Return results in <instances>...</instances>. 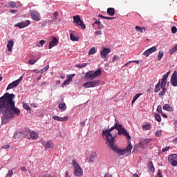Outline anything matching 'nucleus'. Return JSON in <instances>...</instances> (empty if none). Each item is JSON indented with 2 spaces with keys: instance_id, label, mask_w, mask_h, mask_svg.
<instances>
[{
  "instance_id": "f257e3e1",
  "label": "nucleus",
  "mask_w": 177,
  "mask_h": 177,
  "mask_svg": "<svg viewBox=\"0 0 177 177\" xmlns=\"http://www.w3.org/2000/svg\"><path fill=\"white\" fill-rule=\"evenodd\" d=\"M15 94L6 93L3 96L0 97V114L2 113L1 118L3 124H8L10 120L15 118V115H20V109L16 107L15 104Z\"/></svg>"
},
{
  "instance_id": "f03ea898",
  "label": "nucleus",
  "mask_w": 177,
  "mask_h": 177,
  "mask_svg": "<svg viewBox=\"0 0 177 177\" xmlns=\"http://www.w3.org/2000/svg\"><path fill=\"white\" fill-rule=\"evenodd\" d=\"M118 130L111 127L107 130L102 131V137L106 138V144L109 146V149L113 150L114 153L118 154V156H129L131 154V151L133 147L131 144V141H127V148L124 149H121L117 147V145H114L115 142V138L118 136Z\"/></svg>"
},
{
  "instance_id": "7ed1b4c3",
  "label": "nucleus",
  "mask_w": 177,
  "mask_h": 177,
  "mask_svg": "<svg viewBox=\"0 0 177 177\" xmlns=\"http://www.w3.org/2000/svg\"><path fill=\"white\" fill-rule=\"evenodd\" d=\"M72 167L74 171V176L80 177L84 176V170L81 168V166H80V164H78V162H77L75 159L72 160Z\"/></svg>"
},
{
  "instance_id": "20e7f679",
  "label": "nucleus",
  "mask_w": 177,
  "mask_h": 177,
  "mask_svg": "<svg viewBox=\"0 0 177 177\" xmlns=\"http://www.w3.org/2000/svg\"><path fill=\"white\" fill-rule=\"evenodd\" d=\"M169 74H171V71L167 72L162 76L160 84L162 91L159 93L160 97H162V96H164V95H165V93L167 92L165 86H167V80H168V75H169Z\"/></svg>"
},
{
  "instance_id": "39448f33",
  "label": "nucleus",
  "mask_w": 177,
  "mask_h": 177,
  "mask_svg": "<svg viewBox=\"0 0 177 177\" xmlns=\"http://www.w3.org/2000/svg\"><path fill=\"white\" fill-rule=\"evenodd\" d=\"M100 75H102V69L98 68L95 71H88L85 75V78L86 80H91V81H93L95 78H97V77H100Z\"/></svg>"
},
{
  "instance_id": "423d86ee",
  "label": "nucleus",
  "mask_w": 177,
  "mask_h": 177,
  "mask_svg": "<svg viewBox=\"0 0 177 177\" xmlns=\"http://www.w3.org/2000/svg\"><path fill=\"white\" fill-rule=\"evenodd\" d=\"M73 23H75L77 27H81L82 30L86 28V26H85V24L81 20V17H80L79 15L73 16Z\"/></svg>"
},
{
  "instance_id": "0eeeda50",
  "label": "nucleus",
  "mask_w": 177,
  "mask_h": 177,
  "mask_svg": "<svg viewBox=\"0 0 177 177\" xmlns=\"http://www.w3.org/2000/svg\"><path fill=\"white\" fill-rule=\"evenodd\" d=\"M99 85H100V80H93L83 84L84 88H95V86H99Z\"/></svg>"
},
{
  "instance_id": "6e6552de",
  "label": "nucleus",
  "mask_w": 177,
  "mask_h": 177,
  "mask_svg": "<svg viewBox=\"0 0 177 177\" xmlns=\"http://www.w3.org/2000/svg\"><path fill=\"white\" fill-rule=\"evenodd\" d=\"M23 80V76H21L18 80L12 82L10 83L6 88V91H9V89H13V88H16L17 86H19L20 83L21 82V80Z\"/></svg>"
},
{
  "instance_id": "1a4fd4ad",
  "label": "nucleus",
  "mask_w": 177,
  "mask_h": 177,
  "mask_svg": "<svg viewBox=\"0 0 177 177\" xmlns=\"http://www.w3.org/2000/svg\"><path fill=\"white\" fill-rule=\"evenodd\" d=\"M177 153H174L168 156V161L172 167H176L177 165Z\"/></svg>"
},
{
  "instance_id": "9d476101",
  "label": "nucleus",
  "mask_w": 177,
  "mask_h": 177,
  "mask_svg": "<svg viewBox=\"0 0 177 177\" xmlns=\"http://www.w3.org/2000/svg\"><path fill=\"white\" fill-rule=\"evenodd\" d=\"M30 16L32 20L35 21H41V15L37 10H31L30 11Z\"/></svg>"
},
{
  "instance_id": "9b49d317",
  "label": "nucleus",
  "mask_w": 177,
  "mask_h": 177,
  "mask_svg": "<svg viewBox=\"0 0 177 177\" xmlns=\"http://www.w3.org/2000/svg\"><path fill=\"white\" fill-rule=\"evenodd\" d=\"M111 52L110 48H103L102 50L100 51V56L102 59H104L105 62H107V55Z\"/></svg>"
},
{
  "instance_id": "f8f14e48",
  "label": "nucleus",
  "mask_w": 177,
  "mask_h": 177,
  "mask_svg": "<svg viewBox=\"0 0 177 177\" xmlns=\"http://www.w3.org/2000/svg\"><path fill=\"white\" fill-rule=\"evenodd\" d=\"M154 52H157V47L156 46L147 49L143 53V55L146 56V57H149L151 53H154Z\"/></svg>"
},
{
  "instance_id": "ddd939ff",
  "label": "nucleus",
  "mask_w": 177,
  "mask_h": 177,
  "mask_svg": "<svg viewBox=\"0 0 177 177\" xmlns=\"http://www.w3.org/2000/svg\"><path fill=\"white\" fill-rule=\"evenodd\" d=\"M118 131V135H124V136H126L128 139V142H131V136H129V133L123 127H122Z\"/></svg>"
},
{
  "instance_id": "4468645a",
  "label": "nucleus",
  "mask_w": 177,
  "mask_h": 177,
  "mask_svg": "<svg viewBox=\"0 0 177 177\" xmlns=\"http://www.w3.org/2000/svg\"><path fill=\"white\" fill-rule=\"evenodd\" d=\"M30 26V21L27 20L24 22L21 21L15 25V27H18L19 28H24L25 27H28Z\"/></svg>"
},
{
  "instance_id": "2eb2a0df",
  "label": "nucleus",
  "mask_w": 177,
  "mask_h": 177,
  "mask_svg": "<svg viewBox=\"0 0 177 177\" xmlns=\"http://www.w3.org/2000/svg\"><path fill=\"white\" fill-rule=\"evenodd\" d=\"M171 84L173 86H177V72L175 71L171 77Z\"/></svg>"
},
{
  "instance_id": "dca6fc26",
  "label": "nucleus",
  "mask_w": 177,
  "mask_h": 177,
  "mask_svg": "<svg viewBox=\"0 0 177 177\" xmlns=\"http://www.w3.org/2000/svg\"><path fill=\"white\" fill-rule=\"evenodd\" d=\"M151 140H153L150 138H143L140 140V149H145V145H149V143H150Z\"/></svg>"
},
{
  "instance_id": "f3484780",
  "label": "nucleus",
  "mask_w": 177,
  "mask_h": 177,
  "mask_svg": "<svg viewBox=\"0 0 177 177\" xmlns=\"http://www.w3.org/2000/svg\"><path fill=\"white\" fill-rule=\"evenodd\" d=\"M57 45H59V40L57 39V38L53 37L52 41L49 43V49H52L53 46H57Z\"/></svg>"
},
{
  "instance_id": "a211bd4d",
  "label": "nucleus",
  "mask_w": 177,
  "mask_h": 177,
  "mask_svg": "<svg viewBox=\"0 0 177 177\" xmlns=\"http://www.w3.org/2000/svg\"><path fill=\"white\" fill-rule=\"evenodd\" d=\"M53 119L55 120V121H60L61 122H63L64 121H68V116H65L64 118H60L59 116L55 115V116H53Z\"/></svg>"
},
{
  "instance_id": "6ab92c4d",
  "label": "nucleus",
  "mask_w": 177,
  "mask_h": 177,
  "mask_svg": "<svg viewBox=\"0 0 177 177\" xmlns=\"http://www.w3.org/2000/svg\"><path fill=\"white\" fill-rule=\"evenodd\" d=\"M30 139H32V140H37V139L39 138V134L36 131H30Z\"/></svg>"
},
{
  "instance_id": "aec40b11",
  "label": "nucleus",
  "mask_w": 177,
  "mask_h": 177,
  "mask_svg": "<svg viewBox=\"0 0 177 177\" xmlns=\"http://www.w3.org/2000/svg\"><path fill=\"white\" fill-rule=\"evenodd\" d=\"M43 146H44V147L46 149H52L53 148V143H52L51 141H44L42 142Z\"/></svg>"
},
{
  "instance_id": "412c9836",
  "label": "nucleus",
  "mask_w": 177,
  "mask_h": 177,
  "mask_svg": "<svg viewBox=\"0 0 177 177\" xmlns=\"http://www.w3.org/2000/svg\"><path fill=\"white\" fill-rule=\"evenodd\" d=\"M13 45H15V41H13V40L8 41L7 48L8 52H12V50H13Z\"/></svg>"
},
{
  "instance_id": "4be33fe9",
  "label": "nucleus",
  "mask_w": 177,
  "mask_h": 177,
  "mask_svg": "<svg viewBox=\"0 0 177 177\" xmlns=\"http://www.w3.org/2000/svg\"><path fill=\"white\" fill-rule=\"evenodd\" d=\"M14 139H23L24 138V135L23 134L22 131L17 132L13 136Z\"/></svg>"
},
{
  "instance_id": "5701e85b",
  "label": "nucleus",
  "mask_w": 177,
  "mask_h": 177,
  "mask_svg": "<svg viewBox=\"0 0 177 177\" xmlns=\"http://www.w3.org/2000/svg\"><path fill=\"white\" fill-rule=\"evenodd\" d=\"M106 13L109 16H114V15H115V10L113 8H109L106 10Z\"/></svg>"
},
{
  "instance_id": "b1692460",
  "label": "nucleus",
  "mask_w": 177,
  "mask_h": 177,
  "mask_svg": "<svg viewBox=\"0 0 177 177\" xmlns=\"http://www.w3.org/2000/svg\"><path fill=\"white\" fill-rule=\"evenodd\" d=\"M96 157H97V154H96V153H91L89 157L90 162H95V158H96Z\"/></svg>"
},
{
  "instance_id": "393cba45",
  "label": "nucleus",
  "mask_w": 177,
  "mask_h": 177,
  "mask_svg": "<svg viewBox=\"0 0 177 177\" xmlns=\"http://www.w3.org/2000/svg\"><path fill=\"white\" fill-rule=\"evenodd\" d=\"M116 131H120V129L122 128V125L121 124L118 123V122H116L113 127H112Z\"/></svg>"
},
{
  "instance_id": "a878e982",
  "label": "nucleus",
  "mask_w": 177,
  "mask_h": 177,
  "mask_svg": "<svg viewBox=\"0 0 177 177\" xmlns=\"http://www.w3.org/2000/svg\"><path fill=\"white\" fill-rule=\"evenodd\" d=\"M148 168L150 171V172H154L155 169H154V165H153V162H149L148 163Z\"/></svg>"
},
{
  "instance_id": "bb28decb",
  "label": "nucleus",
  "mask_w": 177,
  "mask_h": 177,
  "mask_svg": "<svg viewBox=\"0 0 177 177\" xmlns=\"http://www.w3.org/2000/svg\"><path fill=\"white\" fill-rule=\"evenodd\" d=\"M160 85H161V82L159 81L157 84L155 86V90L154 92L157 93L158 92H160L161 88L160 87Z\"/></svg>"
},
{
  "instance_id": "cd10ccee",
  "label": "nucleus",
  "mask_w": 177,
  "mask_h": 177,
  "mask_svg": "<svg viewBox=\"0 0 177 177\" xmlns=\"http://www.w3.org/2000/svg\"><path fill=\"white\" fill-rule=\"evenodd\" d=\"M59 109L62 111H66L67 106H66V104L64 103H62L59 104L58 106Z\"/></svg>"
},
{
  "instance_id": "c85d7f7f",
  "label": "nucleus",
  "mask_w": 177,
  "mask_h": 177,
  "mask_svg": "<svg viewBox=\"0 0 177 177\" xmlns=\"http://www.w3.org/2000/svg\"><path fill=\"white\" fill-rule=\"evenodd\" d=\"M140 96H142V93H137L131 101L132 104H133V103H135V102H136V100H138Z\"/></svg>"
},
{
  "instance_id": "c756f323",
  "label": "nucleus",
  "mask_w": 177,
  "mask_h": 177,
  "mask_svg": "<svg viewBox=\"0 0 177 177\" xmlns=\"http://www.w3.org/2000/svg\"><path fill=\"white\" fill-rule=\"evenodd\" d=\"M162 109L166 111H172V107H171L168 104H165Z\"/></svg>"
},
{
  "instance_id": "7c9ffc66",
  "label": "nucleus",
  "mask_w": 177,
  "mask_h": 177,
  "mask_svg": "<svg viewBox=\"0 0 177 177\" xmlns=\"http://www.w3.org/2000/svg\"><path fill=\"white\" fill-rule=\"evenodd\" d=\"M70 39L72 40V41H76V42H78V41H79V38L78 37H77V36H75L74 34H73V33H71V35H70Z\"/></svg>"
},
{
  "instance_id": "2f4dec72",
  "label": "nucleus",
  "mask_w": 177,
  "mask_h": 177,
  "mask_svg": "<svg viewBox=\"0 0 177 177\" xmlns=\"http://www.w3.org/2000/svg\"><path fill=\"white\" fill-rule=\"evenodd\" d=\"M151 129V126L150 125V124H147L142 125L143 131H149Z\"/></svg>"
},
{
  "instance_id": "473e14b6",
  "label": "nucleus",
  "mask_w": 177,
  "mask_h": 177,
  "mask_svg": "<svg viewBox=\"0 0 177 177\" xmlns=\"http://www.w3.org/2000/svg\"><path fill=\"white\" fill-rule=\"evenodd\" d=\"M22 135H24V138H27V136H28V133H30V129H26L25 130H22Z\"/></svg>"
},
{
  "instance_id": "72a5a7b5",
  "label": "nucleus",
  "mask_w": 177,
  "mask_h": 177,
  "mask_svg": "<svg viewBox=\"0 0 177 177\" xmlns=\"http://www.w3.org/2000/svg\"><path fill=\"white\" fill-rule=\"evenodd\" d=\"M38 60H39V58H37V59H30L28 61V64H30V66H32L35 64V63H37Z\"/></svg>"
},
{
  "instance_id": "f704fd0d",
  "label": "nucleus",
  "mask_w": 177,
  "mask_h": 177,
  "mask_svg": "<svg viewBox=\"0 0 177 177\" xmlns=\"http://www.w3.org/2000/svg\"><path fill=\"white\" fill-rule=\"evenodd\" d=\"M139 148H140V142L138 143V145H134L133 153H138V151H139Z\"/></svg>"
},
{
  "instance_id": "c9c22d12",
  "label": "nucleus",
  "mask_w": 177,
  "mask_h": 177,
  "mask_svg": "<svg viewBox=\"0 0 177 177\" xmlns=\"http://www.w3.org/2000/svg\"><path fill=\"white\" fill-rule=\"evenodd\" d=\"M164 57V51L160 50L158 54V59L160 61Z\"/></svg>"
},
{
  "instance_id": "e433bc0d",
  "label": "nucleus",
  "mask_w": 177,
  "mask_h": 177,
  "mask_svg": "<svg viewBox=\"0 0 177 177\" xmlns=\"http://www.w3.org/2000/svg\"><path fill=\"white\" fill-rule=\"evenodd\" d=\"M95 53H96V48L93 47L89 50L88 55L91 56V55H95Z\"/></svg>"
},
{
  "instance_id": "4c0bfd02",
  "label": "nucleus",
  "mask_w": 177,
  "mask_h": 177,
  "mask_svg": "<svg viewBox=\"0 0 177 177\" xmlns=\"http://www.w3.org/2000/svg\"><path fill=\"white\" fill-rule=\"evenodd\" d=\"M88 66L87 63H83L82 65L81 64H76L75 67H77L78 68H84V67H86Z\"/></svg>"
},
{
  "instance_id": "58836bf2",
  "label": "nucleus",
  "mask_w": 177,
  "mask_h": 177,
  "mask_svg": "<svg viewBox=\"0 0 177 177\" xmlns=\"http://www.w3.org/2000/svg\"><path fill=\"white\" fill-rule=\"evenodd\" d=\"M23 107H24V109H25V110H26L27 111H31V108H30V106H28L27 104L23 103Z\"/></svg>"
},
{
  "instance_id": "ea45409f",
  "label": "nucleus",
  "mask_w": 177,
  "mask_h": 177,
  "mask_svg": "<svg viewBox=\"0 0 177 177\" xmlns=\"http://www.w3.org/2000/svg\"><path fill=\"white\" fill-rule=\"evenodd\" d=\"M75 76V74H73V75H67V78L66 80L69 81L70 82H71V81H73V77Z\"/></svg>"
},
{
  "instance_id": "a19ab883",
  "label": "nucleus",
  "mask_w": 177,
  "mask_h": 177,
  "mask_svg": "<svg viewBox=\"0 0 177 177\" xmlns=\"http://www.w3.org/2000/svg\"><path fill=\"white\" fill-rule=\"evenodd\" d=\"M155 119L156 120V121H158V122H161V116L159 114H155Z\"/></svg>"
},
{
  "instance_id": "79ce46f5",
  "label": "nucleus",
  "mask_w": 177,
  "mask_h": 177,
  "mask_svg": "<svg viewBox=\"0 0 177 177\" xmlns=\"http://www.w3.org/2000/svg\"><path fill=\"white\" fill-rule=\"evenodd\" d=\"M176 50H177V44L174 48H172V49L170 50V55H174V53H175Z\"/></svg>"
},
{
  "instance_id": "37998d69",
  "label": "nucleus",
  "mask_w": 177,
  "mask_h": 177,
  "mask_svg": "<svg viewBox=\"0 0 177 177\" xmlns=\"http://www.w3.org/2000/svg\"><path fill=\"white\" fill-rule=\"evenodd\" d=\"M48 70H49V65H47L46 67H44L43 69H41V73L43 74V73L48 71Z\"/></svg>"
},
{
  "instance_id": "c03bdc74",
  "label": "nucleus",
  "mask_w": 177,
  "mask_h": 177,
  "mask_svg": "<svg viewBox=\"0 0 177 177\" xmlns=\"http://www.w3.org/2000/svg\"><path fill=\"white\" fill-rule=\"evenodd\" d=\"M70 82L68 80H66L64 83L62 84V88H64V86H66V85H70Z\"/></svg>"
},
{
  "instance_id": "a18cd8bd",
  "label": "nucleus",
  "mask_w": 177,
  "mask_h": 177,
  "mask_svg": "<svg viewBox=\"0 0 177 177\" xmlns=\"http://www.w3.org/2000/svg\"><path fill=\"white\" fill-rule=\"evenodd\" d=\"M53 16H54V20L55 21H56V20H57V17L59 16V12L57 11H55V12H53Z\"/></svg>"
},
{
  "instance_id": "49530a36",
  "label": "nucleus",
  "mask_w": 177,
  "mask_h": 177,
  "mask_svg": "<svg viewBox=\"0 0 177 177\" xmlns=\"http://www.w3.org/2000/svg\"><path fill=\"white\" fill-rule=\"evenodd\" d=\"M10 8H16V3L14 1H11L8 3Z\"/></svg>"
},
{
  "instance_id": "de8ad7c7",
  "label": "nucleus",
  "mask_w": 177,
  "mask_h": 177,
  "mask_svg": "<svg viewBox=\"0 0 177 177\" xmlns=\"http://www.w3.org/2000/svg\"><path fill=\"white\" fill-rule=\"evenodd\" d=\"M118 60H120V56L118 55H114L112 59V62H117Z\"/></svg>"
},
{
  "instance_id": "09e8293b",
  "label": "nucleus",
  "mask_w": 177,
  "mask_h": 177,
  "mask_svg": "<svg viewBox=\"0 0 177 177\" xmlns=\"http://www.w3.org/2000/svg\"><path fill=\"white\" fill-rule=\"evenodd\" d=\"M171 32H172V34H176V32H177L176 26L171 27Z\"/></svg>"
},
{
  "instance_id": "8fccbe9b",
  "label": "nucleus",
  "mask_w": 177,
  "mask_h": 177,
  "mask_svg": "<svg viewBox=\"0 0 177 177\" xmlns=\"http://www.w3.org/2000/svg\"><path fill=\"white\" fill-rule=\"evenodd\" d=\"M12 175H13V169L9 170L8 174H7V176L8 177H12Z\"/></svg>"
},
{
  "instance_id": "3c124183",
  "label": "nucleus",
  "mask_w": 177,
  "mask_h": 177,
  "mask_svg": "<svg viewBox=\"0 0 177 177\" xmlns=\"http://www.w3.org/2000/svg\"><path fill=\"white\" fill-rule=\"evenodd\" d=\"M157 111L158 113H162V108L161 107L160 105H158V107H157Z\"/></svg>"
},
{
  "instance_id": "603ef678",
  "label": "nucleus",
  "mask_w": 177,
  "mask_h": 177,
  "mask_svg": "<svg viewBox=\"0 0 177 177\" xmlns=\"http://www.w3.org/2000/svg\"><path fill=\"white\" fill-rule=\"evenodd\" d=\"M161 133H162V131L161 130H158L156 133H155V135L156 136H161Z\"/></svg>"
},
{
  "instance_id": "864d4df0",
  "label": "nucleus",
  "mask_w": 177,
  "mask_h": 177,
  "mask_svg": "<svg viewBox=\"0 0 177 177\" xmlns=\"http://www.w3.org/2000/svg\"><path fill=\"white\" fill-rule=\"evenodd\" d=\"M97 28V30H103V28H104V26H103V24H100V25H98Z\"/></svg>"
},
{
  "instance_id": "5fc2aeb1",
  "label": "nucleus",
  "mask_w": 177,
  "mask_h": 177,
  "mask_svg": "<svg viewBox=\"0 0 177 177\" xmlns=\"http://www.w3.org/2000/svg\"><path fill=\"white\" fill-rule=\"evenodd\" d=\"M169 150V147H166L162 149V153H165V151H168Z\"/></svg>"
},
{
  "instance_id": "6e6d98bb",
  "label": "nucleus",
  "mask_w": 177,
  "mask_h": 177,
  "mask_svg": "<svg viewBox=\"0 0 177 177\" xmlns=\"http://www.w3.org/2000/svg\"><path fill=\"white\" fill-rule=\"evenodd\" d=\"M39 44L40 45H41V46H43V45H45V44H46V41H45V40H40V41H39Z\"/></svg>"
},
{
  "instance_id": "4d7b16f0",
  "label": "nucleus",
  "mask_w": 177,
  "mask_h": 177,
  "mask_svg": "<svg viewBox=\"0 0 177 177\" xmlns=\"http://www.w3.org/2000/svg\"><path fill=\"white\" fill-rule=\"evenodd\" d=\"M95 35H102V31L101 30H96L95 32Z\"/></svg>"
},
{
  "instance_id": "13d9d810",
  "label": "nucleus",
  "mask_w": 177,
  "mask_h": 177,
  "mask_svg": "<svg viewBox=\"0 0 177 177\" xmlns=\"http://www.w3.org/2000/svg\"><path fill=\"white\" fill-rule=\"evenodd\" d=\"M95 24H97V26H100V24H102V23L100 22V21H96L92 24V26H95Z\"/></svg>"
},
{
  "instance_id": "bf43d9fd",
  "label": "nucleus",
  "mask_w": 177,
  "mask_h": 177,
  "mask_svg": "<svg viewBox=\"0 0 177 177\" xmlns=\"http://www.w3.org/2000/svg\"><path fill=\"white\" fill-rule=\"evenodd\" d=\"M135 30H136V31H138L140 32V30H142V28H140V26H137L135 27Z\"/></svg>"
},
{
  "instance_id": "052dcab7",
  "label": "nucleus",
  "mask_w": 177,
  "mask_h": 177,
  "mask_svg": "<svg viewBox=\"0 0 177 177\" xmlns=\"http://www.w3.org/2000/svg\"><path fill=\"white\" fill-rule=\"evenodd\" d=\"M143 30H144V31H147V28H146V27H142V28H141V30H140V32L142 33V32H143Z\"/></svg>"
},
{
  "instance_id": "680f3d73",
  "label": "nucleus",
  "mask_w": 177,
  "mask_h": 177,
  "mask_svg": "<svg viewBox=\"0 0 177 177\" xmlns=\"http://www.w3.org/2000/svg\"><path fill=\"white\" fill-rule=\"evenodd\" d=\"M21 171H23L24 172H27V169L26 168V167H21Z\"/></svg>"
},
{
  "instance_id": "e2e57ef3",
  "label": "nucleus",
  "mask_w": 177,
  "mask_h": 177,
  "mask_svg": "<svg viewBox=\"0 0 177 177\" xmlns=\"http://www.w3.org/2000/svg\"><path fill=\"white\" fill-rule=\"evenodd\" d=\"M9 147H10V146L9 145H4L1 147V149H9Z\"/></svg>"
},
{
  "instance_id": "0e129e2a",
  "label": "nucleus",
  "mask_w": 177,
  "mask_h": 177,
  "mask_svg": "<svg viewBox=\"0 0 177 177\" xmlns=\"http://www.w3.org/2000/svg\"><path fill=\"white\" fill-rule=\"evenodd\" d=\"M131 63H132V62L129 61L127 63L124 64L123 67H127V66H129V64H131Z\"/></svg>"
},
{
  "instance_id": "69168bd1",
  "label": "nucleus",
  "mask_w": 177,
  "mask_h": 177,
  "mask_svg": "<svg viewBox=\"0 0 177 177\" xmlns=\"http://www.w3.org/2000/svg\"><path fill=\"white\" fill-rule=\"evenodd\" d=\"M158 177H162V174H161V170H158Z\"/></svg>"
},
{
  "instance_id": "338daca9",
  "label": "nucleus",
  "mask_w": 177,
  "mask_h": 177,
  "mask_svg": "<svg viewBox=\"0 0 177 177\" xmlns=\"http://www.w3.org/2000/svg\"><path fill=\"white\" fill-rule=\"evenodd\" d=\"M104 177H113V176L109 173L106 174Z\"/></svg>"
},
{
  "instance_id": "774afa93",
  "label": "nucleus",
  "mask_w": 177,
  "mask_h": 177,
  "mask_svg": "<svg viewBox=\"0 0 177 177\" xmlns=\"http://www.w3.org/2000/svg\"><path fill=\"white\" fill-rule=\"evenodd\" d=\"M41 177H52V176L50 174H44Z\"/></svg>"
}]
</instances>
